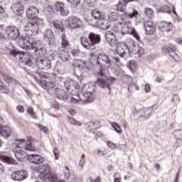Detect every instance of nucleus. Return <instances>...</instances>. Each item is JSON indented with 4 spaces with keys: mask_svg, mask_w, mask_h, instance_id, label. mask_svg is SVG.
Masks as SVG:
<instances>
[{
    "mask_svg": "<svg viewBox=\"0 0 182 182\" xmlns=\"http://www.w3.org/2000/svg\"><path fill=\"white\" fill-rule=\"evenodd\" d=\"M41 42L36 43L31 38H26L25 37L20 38L18 41V46L21 49H25V50H34L36 52V59H42L46 55V48H38Z\"/></svg>",
    "mask_w": 182,
    "mask_h": 182,
    "instance_id": "1",
    "label": "nucleus"
},
{
    "mask_svg": "<svg viewBox=\"0 0 182 182\" xmlns=\"http://www.w3.org/2000/svg\"><path fill=\"white\" fill-rule=\"evenodd\" d=\"M115 61H111L110 58L106 54H99L96 60V65H99L103 69L111 68L117 76H120L122 68H120V61L114 58Z\"/></svg>",
    "mask_w": 182,
    "mask_h": 182,
    "instance_id": "2",
    "label": "nucleus"
},
{
    "mask_svg": "<svg viewBox=\"0 0 182 182\" xmlns=\"http://www.w3.org/2000/svg\"><path fill=\"white\" fill-rule=\"evenodd\" d=\"M64 85L65 89L70 92L72 95L71 97V102L72 103H81L80 95L79 92H80V86L75 82V80L69 78L67 79L66 81L64 82Z\"/></svg>",
    "mask_w": 182,
    "mask_h": 182,
    "instance_id": "3",
    "label": "nucleus"
},
{
    "mask_svg": "<svg viewBox=\"0 0 182 182\" xmlns=\"http://www.w3.org/2000/svg\"><path fill=\"white\" fill-rule=\"evenodd\" d=\"M90 39V41H89ZM100 43V36L90 33L88 36V39L85 37L81 38V44L85 49L88 50H92L93 46Z\"/></svg>",
    "mask_w": 182,
    "mask_h": 182,
    "instance_id": "4",
    "label": "nucleus"
},
{
    "mask_svg": "<svg viewBox=\"0 0 182 182\" xmlns=\"http://www.w3.org/2000/svg\"><path fill=\"white\" fill-rule=\"evenodd\" d=\"M93 93H95V87L93 85L88 83L85 84L82 87V94L83 98L81 97L80 105L84 103H92L93 102Z\"/></svg>",
    "mask_w": 182,
    "mask_h": 182,
    "instance_id": "5",
    "label": "nucleus"
},
{
    "mask_svg": "<svg viewBox=\"0 0 182 182\" xmlns=\"http://www.w3.org/2000/svg\"><path fill=\"white\" fill-rule=\"evenodd\" d=\"M41 177H43L46 182H65L63 179H58L56 174L50 173L49 165H44L43 166V173L41 175Z\"/></svg>",
    "mask_w": 182,
    "mask_h": 182,
    "instance_id": "6",
    "label": "nucleus"
},
{
    "mask_svg": "<svg viewBox=\"0 0 182 182\" xmlns=\"http://www.w3.org/2000/svg\"><path fill=\"white\" fill-rule=\"evenodd\" d=\"M13 147H20V149H24L28 151H35V147L31 144V141H25V139H17L16 142L12 144Z\"/></svg>",
    "mask_w": 182,
    "mask_h": 182,
    "instance_id": "7",
    "label": "nucleus"
},
{
    "mask_svg": "<svg viewBox=\"0 0 182 182\" xmlns=\"http://www.w3.org/2000/svg\"><path fill=\"white\" fill-rule=\"evenodd\" d=\"M73 65L75 66V68H79V69L85 73H89V72L92 70V65L90 63H87L83 60H75Z\"/></svg>",
    "mask_w": 182,
    "mask_h": 182,
    "instance_id": "8",
    "label": "nucleus"
},
{
    "mask_svg": "<svg viewBox=\"0 0 182 182\" xmlns=\"http://www.w3.org/2000/svg\"><path fill=\"white\" fill-rule=\"evenodd\" d=\"M163 50L165 53L169 54L171 60H174L175 62H178L180 60V56L176 53V47L171 44H168L164 46Z\"/></svg>",
    "mask_w": 182,
    "mask_h": 182,
    "instance_id": "9",
    "label": "nucleus"
},
{
    "mask_svg": "<svg viewBox=\"0 0 182 182\" xmlns=\"http://www.w3.org/2000/svg\"><path fill=\"white\" fill-rule=\"evenodd\" d=\"M38 31H39V26L35 23H27L24 26V31L27 36H33L38 35Z\"/></svg>",
    "mask_w": 182,
    "mask_h": 182,
    "instance_id": "10",
    "label": "nucleus"
},
{
    "mask_svg": "<svg viewBox=\"0 0 182 182\" xmlns=\"http://www.w3.org/2000/svg\"><path fill=\"white\" fill-rule=\"evenodd\" d=\"M36 65L38 69L43 70L45 69H50L52 63L49 58L44 57L43 58H36Z\"/></svg>",
    "mask_w": 182,
    "mask_h": 182,
    "instance_id": "11",
    "label": "nucleus"
},
{
    "mask_svg": "<svg viewBox=\"0 0 182 182\" xmlns=\"http://www.w3.org/2000/svg\"><path fill=\"white\" fill-rule=\"evenodd\" d=\"M6 34L8 36L9 41H16L21 36L19 30L16 27L10 26L6 28Z\"/></svg>",
    "mask_w": 182,
    "mask_h": 182,
    "instance_id": "12",
    "label": "nucleus"
},
{
    "mask_svg": "<svg viewBox=\"0 0 182 182\" xmlns=\"http://www.w3.org/2000/svg\"><path fill=\"white\" fill-rule=\"evenodd\" d=\"M117 53L121 58H126L127 53H130V50L126 43H118L117 46Z\"/></svg>",
    "mask_w": 182,
    "mask_h": 182,
    "instance_id": "13",
    "label": "nucleus"
},
{
    "mask_svg": "<svg viewBox=\"0 0 182 182\" xmlns=\"http://www.w3.org/2000/svg\"><path fill=\"white\" fill-rule=\"evenodd\" d=\"M28 178V172L25 170H18L12 173L11 178L15 181H22Z\"/></svg>",
    "mask_w": 182,
    "mask_h": 182,
    "instance_id": "14",
    "label": "nucleus"
},
{
    "mask_svg": "<svg viewBox=\"0 0 182 182\" xmlns=\"http://www.w3.org/2000/svg\"><path fill=\"white\" fill-rule=\"evenodd\" d=\"M113 82H114V78L109 77L107 79L99 78L96 83L100 87L105 89V87H109L110 85H113Z\"/></svg>",
    "mask_w": 182,
    "mask_h": 182,
    "instance_id": "15",
    "label": "nucleus"
},
{
    "mask_svg": "<svg viewBox=\"0 0 182 182\" xmlns=\"http://www.w3.org/2000/svg\"><path fill=\"white\" fill-rule=\"evenodd\" d=\"M26 18L28 19H36L39 14V9L35 6H30L26 10Z\"/></svg>",
    "mask_w": 182,
    "mask_h": 182,
    "instance_id": "16",
    "label": "nucleus"
},
{
    "mask_svg": "<svg viewBox=\"0 0 182 182\" xmlns=\"http://www.w3.org/2000/svg\"><path fill=\"white\" fill-rule=\"evenodd\" d=\"M68 26L70 29H76L82 26V20L77 17L72 16L68 18Z\"/></svg>",
    "mask_w": 182,
    "mask_h": 182,
    "instance_id": "17",
    "label": "nucleus"
},
{
    "mask_svg": "<svg viewBox=\"0 0 182 182\" xmlns=\"http://www.w3.org/2000/svg\"><path fill=\"white\" fill-rule=\"evenodd\" d=\"M40 82L43 86H46L48 89H53L55 84L50 82V78L46 75L40 74Z\"/></svg>",
    "mask_w": 182,
    "mask_h": 182,
    "instance_id": "18",
    "label": "nucleus"
},
{
    "mask_svg": "<svg viewBox=\"0 0 182 182\" xmlns=\"http://www.w3.org/2000/svg\"><path fill=\"white\" fill-rule=\"evenodd\" d=\"M105 39L111 46H114L117 43V38H116V34L112 31H107L105 32Z\"/></svg>",
    "mask_w": 182,
    "mask_h": 182,
    "instance_id": "19",
    "label": "nucleus"
},
{
    "mask_svg": "<svg viewBox=\"0 0 182 182\" xmlns=\"http://www.w3.org/2000/svg\"><path fill=\"white\" fill-rule=\"evenodd\" d=\"M122 32L126 35V33H130V35H132L136 41H140V36L137 33V31H136L135 29H132L130 26L128 25H125L122 27Z\"/></svg>",
    "mask_w": 182,
    "mask_h": 182,
    "instance_id": "20",
    "label": "nucleus"
},
{
    "mask_svg": "<svg viewBox=\"0 0 182 182\" xmlns=\"http://www.w3.org/2000/svg\"><path fill=\"white\" fill-rule=\"evenodd\" d=\"M54 95L56 96V97H58V99H60V100H68L69 97V94L60 88L55 89Z\"/></svg>",
    "mask_w": 182,
    "mask_h": 182,
    "instance_id": "21",
    "label": "nucleus"
},
{
    "mask_svg": "<svg viewBox=\"0 0 182 182\" xmlns=\"http://www.w3.org/2000/svg\"><path fill=\"white\" fill-rule=\"evenodd\" d=\"M55 9L62 16H68L69 14V11L65 9V4L60 1L55 2Z\"/></svg>",
    "mask_w": 182,
    "mask_h": 182,
    "instance_id": "22",
    "label": "nucleus"
},
{
    "mask_svg": "<svg viewBox=\"0 0 182 182\" xmlns=\"http://www.w3.org/2000/svg\"><path fill=\"white\" fill-rule=\"evenodd\" d=\"M144 25L146 35H153V33H154L156 27H154V23H153L152 21H144Z\"/></svg>",
    "mask_w": 182,
    "mask_h": 182,
    "instance_id": "23",
    "label": "nucleus"
},
{
    "mask_svg": "<svg viewBox=\"0 0 182 182\" xmlns=\"http://www.w3.org/2000/svg\"><path fill=\"white\" fill-rule=\"evenodd\" d=\"M159 29L161 32H170L173 30V24L169 22L161 21L159 23Z\"/></svg>",
    "mask_w": 182,
    "mask_h": 182,
    "instance_id": "24",
    "label": "nucleus"
},
{
    "mask_svg": "<svg viewBox=\"0 0 182 182\" xmlns=\"http://www.w3.org/2000/svg\"><path fill=\"white\" fill-rule=\"evenodd\" d=\"M28 161L34 163V164H42L43 163V157L38 154H31L28 156Z\"/></svg>",
    "mask_w": 182,
    "mask_h": 182,
    "instance_id": "25",
    "label": "nucleus"
},
{
    "mask_svg": "<svg viewBox=\"0 0 182 182\" xmlns=\"http://www.w3.org/2000/svg\"><path fill=\"white\" fill-rule=\"evenodd\" d=\"M20 59H23L24 63L31 66L32 65V55L29 53H20Z\"/></svg>",
    "mask_w": 182,
    "mask_h": 182,
    "instance_id": "26",
    "label": "nucleus"
},
{
    "mask_svg": "<svg viewBox=\"0 0 182 182\" xmlns=\"http://www.w3.org/2000/svg\"><path fill=\"white\" fill-rule=\"evenodd\" d=\"M43 36L45 41H47L49 44L52 43L53 42V39L55 38V36L53 35V32L50 29H47L43 33Z\"/></svg>",
    "mask_w": 182,
    "mask_h": 182,
    "instance_id": "27",
    "label": "nucleus"
},
{
    "mask_svg": "<svg viewBox=\"0 0 182 182\" xmlns=\"http://www.w3.org/2000/svg\"><path fill=\"white\" fill-rule=\"evenodd\" d=\"M92 18L95 19V21H103L106 18L105 14L99 10H93L91 13Z\"/></svg>",
    "mask_w": 182,
    "mask_h": 182,
    "instance_id": "28",
    "label": "nucleus"
},
{
    "mask_svg": "<svg viewBox=\"0 0 182 182\" xmlns=\"http://www.w3.org/2000/svg\"><path fill=\"white\" fill-rule=\"evenodd\" d=\"M13 133H14V130H12V129L7 127H3L2 125V131L0 135L4 136L6 139H8V137L12 135Z\"/></svg>",
    "mask_w": 182,
    "mask_h": 182,
    "instance_id": "29",
    "label": "nucleus"
},
{
    "mask_svg": "<svg viewBox=\"0 0 182 182\" xmlns=\"http://www.w3.org/2000/svg\"><path fill=\"white\" fill-rule=\"evenodd\" d=\"M16 2H17L18 6H14V12H22V11H23V7L22 6V5H23V4H26V2H28V0H16Z\"/></svg>",
    "mask_w": 182,
    "mask_h": 182,
    "instance_id": "30",
    "label": "nucleus"
},
{
    "mask_svg": "<svg viewBox=\"0 0 182 182\" xmlns=\"http://www.w3.org/2000/svg\"><path fill=\"white\" fill-rule=\"evenodd\" d=\"M59 58L62 62H68L69 60V52L61 50L59 53Z\"/></svg>",
    "mask_w": 182,
    "mask_h": 182,
    "instance_id": "31",
    "label": "nucleus"
},
{
    "mask_svg": "<svg viewBox=\"0 0 182 182\" xmlns=\"http://www.w3.org/2000/svg\"><path fill=\"white\" fill-rule=\"evenodd\" d=\"M109 27L110 23L105 18L98 23V28H100V29L106 30L109 29Z\"/></svg>",
    "mask_w": 182,
    "mask_h": 182,
    "instance_id": "32",
    "label": "nucleus"
},
{
    "mask_svg": "<svg viewBox=\"0 0 182 182\" xmlns=\"http://www.w3.org/2000/svg\"><path fill=\"white\" fill-rule=\"evenodd\" d=\"M158 12H162L164 14H171V8L168 5H164L157 9Z\"/></svg>",
    "mask_w": 182,
    "mask_h": 182,
    "instance_id": "33",
    "label": "nucleus"
},
{
    "mask_svg": "<svg viewBox=\"0 0 182 182\" xmlns=\"http://www.w3.org/2000/svg\"><path fill=\"white\" fill-rule=\"evenodd\" d=\"M150 113H151L150 108L144 109L141 111L140 117H143L145 119H149L150 117Z\"/></svg>",
    "mask_w": 182,
    "mask_h": 182,
    "instance_id": "34",
    "label": "nucleus"
},
{
    "mask_svg": "<svg viewBox=\"0 0 182 182\" xmlns=\"http://www.w3.org/2000/svg\"><path fill=\"white\" fill-rule=\"evenodd\" d=\"M101 126L102 125L100 124V122L98 121L88 123V127H90L91 130H96V129H100Z\"/></svg>",
    "mask_w": 182,
    "mask_h": 182,
    "instance_id": "35",
    "label": "nucleus"
},
{
    "mask_svg": "<svg viewBox=\"0 0 182 182\" xmlns=\"http://www.w3.org/2000/svg\"><path fill=\"white\" fill-rule=\"evenodd\" d=\"M144 14L147 18H154V11L150 8L145 9Z\"/></svg>",
    "mask_w": 182,
    "mask_h": 182,
    "instance_id": "36",
    "label": "nucleus"
},
{
    "mask_svg": "<svg viewBox=\"0 0 182 182\" xmlns=\"http://www.w3.org/2000/svg\"><path fill=\"white\" fill-rule=\"evenodd\" d=\"M54 28L58 31V32H63V24L60 21L53 23Z\"/></svg>",
    "mask_w": 182,
    "mask_h": 182,
    "instance_id": "37",
    "label": "nucleus"
},
{
    "mask_svg": "<svg viewBox=\"0 0 182 182\" xmlns=\"http://www.w3.org/2000/svg\"><path fill=\"white\" fill-rule=\"evenodd\" d=\"M26 153L23 150H17L16 151L15 156L16 159H22V157H25Z\"/></svg>",
    "mask_w": 182,
    "mask_h": 182,
    "instance_id": "38",
    "label": "nucleus"
},
{
    "mask_svg": "<svg viewBox=\"0 0 182 182\" xmlns=\"http://www.w3.org/2000/svg\"><path fill=\"white\" fill-rule=\"evenodd\" d=\"M61 39V46L63 48H66V46H69V41H68V38L65 36H63Z\"/></svg>",
    "mask_w": 182,
    "mask_h": 182,
    "instance_id": "39",
    "label": "nucleus"
},
{
    "mask_svg": "<svg viewBox=\"0 0 182 182\" xmlns=\"http://www.w3.org/2000/svg\"><path fill=\"white\" fill-rule=\"evenodd\" d=\"M173 136H175L177 140H182V131H180V130L174 131Z\"/></svg>",
    "mask_w": 182,
    "mask_h": 182,
    "instance_id": "40",
    "label": "nucleus"
},
{
    "mask_svg": "<svg viewBox=\"0 0 182 182\" xmlns=\"http://www.w3.org/2000/svg\"><path fill=\"white\" fill-rule=\"evenodd\" d=\"M128 16L129 18H137L139 12L135 9H132V11L128 14Z\"/></svg>",
    "mask_w": 182,
    "mask_h": 182,
    "instance_id": "41",
    "label": "nucleus"
},
{
    "mask_svg": "<svg viewBox=\"0 0 182 182\" xmlns=\"http://www.w3.org/2000/svg\"><path fill=\"white\" fill-rule=\"evenodd\" d=\"M8 90L9 89L6 86H4V83L0 81V92L1 93H8Z\"/></svg>",
    "mask_w": 182,
    "mask_h": 182,
    "instance_id": "42",
    "label": "nucleus"
},
{
    "mask_svg": "<svg viewBox=\"0 0 182 182\" xmlns=\"http://www.w3.org/2000/svg\"><path fill=\"white\" fill-rule=\"evenodd\" d=\"M112 127L114 128V130L117 133H122V129H120V126H119V124L116 122H112Z\"/></svg>",
    "mask_w": 182,
    "mask_h": 182,
    "instance_id": "43",
    "label": "nucleus"
},
{
    "mask_svg": "<svg viewBox=\"0 0 182 182\" xmlns=\"http://www.w3.org/2000/svg\"><path fill=\"white\" fill-rule=\"evenodd\" d=\"M68 122L70 123V124H74V126H80L79 121L75 120L73 117H70Z\"/></svg>",
    "mask_w": 182,
    "mask_h": 182,
    "instance_id": "44",
    "label": "nucleus"
},
{
    "mask_svg": "<svg viewBox=\"0 0 182 182\" xmlns=\"http://www.w3.org/2000/svg\"><path fill=\"white\" fill-rule=\"evenodd\" d=\"M55 73L59 75L60 73V62L58 61L54 68Z\"/></svg>",
    "mask_w": 182,
    "mask_h": 182,
    "instance_id": "45",
    "label": "nucleus"
},
{
    "mask_svg": "<svg viewBox=\"0 0 182 182\" xmlns=\"http://www.w3.org/2000/svg\"><path fill=\"white\" fill-rule=\"evenodd\" d=\"M27 113L29 114L33 119H36V116L35 115V112H33V108L29 107L27 109Z\"/></svg>",
    "mask_w": 182,
    "mask_h": 182,
    "instance_id": "46",
    "label": "nucleus"
},
{
    "mask_svg": "<svg viewBox=\"0 0 182 182\" xmlns=\"http://www.w3.org/2000/svg\"><path fill=\"white\" fill-rule=\"evenodd\" d=\"M3 79L4 82H6V83H9V85H11L12 82H15V80H14V78H12L11 77L4 76Z\"/></svg>",
    "mask_w": 182,
    "mask_h": 182,
    "instance_id": "47",
    "label": "nucleus"
},
{
    "mask_svg": "<svg viewBox=\"0 0 182 182\" xmlns=\"http://www.w3.org/2000/svg\"><path fill=\"white\" fill-rule=\"evenodd\" d=\"M2 159L4 161H6V163H8L9 164H14V159H11L10 157L3 156Z\"/></svg>",
    "mask_w": 182,
    "mask_h": 182,
    "instance_id": "48",
    "label": "nucleus"
},
{
    "mask_svg": "<svg viewBox=\"0 0 182 182\" xmlns=\"http://www.w3.org/2000/svg\"><path fill=\"white\" fill-rule=\"evenodd\" d=\"M109 21H116V19H117V14H116L115 12H112L109 15Z\"/></svg>",
    "mask_w": 182,
    "mask_h": 182,
    "instance_id": "49",
    "label": "nucleus"
},
{
    "mask_svg": "<svg viewBox=\"0 0 182 182\" xmlns=\"http://www.w3.org/2000/svg\"><path fill=\"white\" fill-rule=\"evenodd\" d=\"M64 176L65 178L70 177V172H69V168H68V166L64 167Z\"/></svg>",
    "mask_w": 182,
    "mask_h": 182,
    "instance_id": "50",
    "label": "nucleus"
},
{
    "mask_svg": "<svg viewBox=\"0 0 182 182\" xmlns=\"http://www.w3.org/2000/svg\"><path fill=\"white\" fill-rule=\"evenodd\" d=\"M36 21H35V24H36L38 26H39V25H43V20L41 18H38L36 17Z\"/></svg>",
    "mask_w": 182,
    "mask_h": 182,
    "instance_id": "51",
    "label": "nucleus"
},
{
    "mask_svg": "<svg viewBox=\"0 0 182 182\" xmlns=\"http://www.w3.org/2000/svg\"><path fill=\"white\" fill-rule=\"evenodd\" d=\"M94 153L97 154V156H106V152L105 151H102L100 149H96Z\"/></svg>",
    "mask_w": 182,
    "mask_h": 182,
    "instance_id": "52",
    "label": "nucleus"
},
{
    "mask_svg": "<svg viewBox=\"0 0 182 182\" xmlns=\"http://www.w3.org/2000/svg\"><path fill=\"white\" fill-rule=\"evenodd\" d=\"M37 126L39 127L40 130L43 132V133H48V128L43 125L37 124Z\"/></svg>",
    "mask_w": 182,
    "mask_h": 182,
    "instance_id": "53",
    "label": "nucleus"
},
{
    "mask_svg": "<svg viewBox=\"0 0 182 182\" xmlns=\"http://www.w3.org/2000/svg\"><path fill=\"white\" fill-rule=\"evenodd\" d=\"M107 146L111 149L112 150H114V149H116V144H114L113 142L112 141H108L107 143Z\"/></svg>",
    "mask_w": 182,
    "mask_h": 182,
    "instance_id": "54",
    "label": "nucleus"
},
{
    "mask_svg": "<svg viewBox=\"0 0 182 182\" xmlns=\"http://www.w3.org/2000/svg\"><path fill=\"white\" fill-rule=\"evenodd\" d=\"M68 2L72 4V5H79L80 4V0H67Z\"/></svg>",
    "mask_w": 182,
    "mask_h": 182,
    "instance_id": "55",
    "label": "nucleus"
},
{
    "mask_svg": "<svg viewBox=\"0 0 182 182\" xmlns=\"http://www.w3.org/2000/svg\"><path fill=\"white\" fill-rule=\"evenodd\" d=\"M85 159H83V156H82L80 159L78 166L81 167V168H83V166H85Z\"/></svg>",
    "mask_w": 182,
    "mask_h": 182,
    "instance_id": "56",
    "label": "nucleus"
},
{
    "mask_svg": "<svg viewBox=\"0 0 182 182\" xmlns=\"http://www.w3.org/2000/svg\"><path fill=\"white\" fill-rule=\"evenodd\" d=\"M124 33L122 31H117L115 32V36H118V38H123V36H124Z\"/></svg>",
    "mask_w": 182,
    "mask_h": 182,
    "instance_id": "57",
    "label": "nucleus"
},
{
    "mask_svg": "<svg viewBox=\"0 0 182 182\" xmlns=\"http://www.w3.org/2000/svg\"><path fill=\"white\" fill-rule=\"evenodd\" d=\"M128 68L130 69V70H132V72H133L136 68V65H134V63L131 62L129 63Z\"/></svg>",
    "mask_w": 182,
    "mask_h": 182,
    "instance_id": "58",
    "label": "nucleus"
},
{
    "mask_svg": "<svg viewBox=\"0 0 182 182\" xmlns=\"http://www.w3.org/2000/svg\"><path fill=\"white\" fill-rule=\"evenodd\" d=\"M90 182H100L102 181V178L100 177H97L96 178H90Z\"/></svg>",
    "mask_w": 182,
    "mask_h": 182,
    "instance_id": "59",
    "label": "nucleus"
},
{
    "mask_svg": "<svg viewBox=\"0 0 182 182\" xmlns=\"http://www.w3.org/2000/svg\"><path fill=\"white\" fill-rule=\"evenodd\" d=\"M144 92H146V93H149V92H150V85L149 84L145 85Z\"/></svg>",
    "mask_w": 182,
    "mask_h": 182,
    "instance_id": "60",
    "label": "nucleus"
},
{
    "mask_svg": "<svg viewBox=\"0 0 182 182\" xmlns=\"http://www.w3.org/2000/svg\"><path fill=\"white\" fill-rule=\"evenodd\" d=\"M17 110H18V113H23V112H25V109H23V107H22V106H18Z\"/></svg>",
    "mask_w": 182,
    "mask_h": 182,
    "instance_id": "61",
    "label": "nucleus"
},
{
    "mask_svg": "<svg viewBox=\"0 0 182 182\" xmlns=\"http://www.w3.org/2000/svg\"><path fill=\"white\" fill-rule=\"evenodd\" d=\"M179 173H180V171H178V173L176 174L175 179H174L173 182H178V177H180V175H178Z\"/></svg>",
    "mask_w": 182,
    "mask_h": 182,
    "instance_id": "62",
    "label": "nucleus"
},
{
    "mask_svg": "<svg viewBox=\"0 0 182 182\" xmlns=\"http://www.w3.org/2000/svg\"><path fill=\"white\" fill-rule=\"evenodd\" d=\"M122 178L121 177H115L114 179V182H121Z\"/></svg>",
    "mask_w": 182,
    "mask_h": 182,
    "instance_id": "63",
    "label": "nucleus"
},
{
    "mask_svg": "<svg viewBox=\"0 0 182 182\" xmlns=\"http://www.w3.org/2000/svg\"><path fill=\"white\" fill-rule=\"evenodd\" d=\"M176 43H178V45H182V38H179L176 40Z\"/></svg>",
    "mask_w": 182,
    "mask_h": 182,
    "instance_id": "64",
    "label": "nucleus"
}]
</instances>
